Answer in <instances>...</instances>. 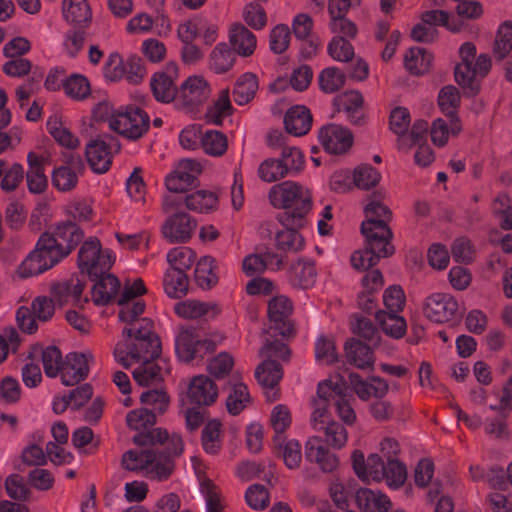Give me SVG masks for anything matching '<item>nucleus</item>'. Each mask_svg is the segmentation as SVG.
I'll list each match as a JSON object with an SVG mask.
<instances>
[{
    "mask_svg": "<svg viewBox=\"0 0 512 512\" xmlns=\"http://www.w3.org/2000/svg\"><path fill=\"white\" fill-rule=\"evenodd\" d=\"M84 231L72 220L55 225L51 232L39 237L35 249L19 266L20 278H28L45 272L67 257L83 240Z\"/></svg>",
    "mask_w": 512,
    "mask_h": 512,
    "instance_id": "1",
    "label": "nucleus"
},
{
    "mask_svg": "<svg viewBox=\"0 0 512 512\" xmlns=\"http://www.w3.org/2000/svg\"><path fill=\"white\" fill-rule=\"evenodd\" d=\"M268 198L273 207L284 210L277 215L282 225H305V217L312 207V197L300 184L293 181L275 184L270 188Z\"/></svg>",
    "mask_w": 512,
    "mask_h": 512,
    "instance_id": "2",
    "label": "nucleus"
},
{
    "mask_svg": "<svg viewBox=\"0 0 512 512\" xmlns=\"http://www.w3.org/2000/svg\"><path fill=\"white\" fill-rule=\"evenodd\" d=\"M115 261L109 250H102L100 240L97 237L88 238L81 245L78 252V268L81 273H86L91 280L110 270Z\"/></svg>",
    "mask_w": 512,
    "mask_h": 512,
    "instance_id": "3",
    "label": "nucleus"
},
{
    "mask_svg": "<svg viewBox=\"0 0 512 512\" xmlns=\"http://www.w3.org/2000/svg\"><path fill=\"white\" fill-rule=\"evenodd\" d=\"M366 220L361 224L362 234H376V238L390 240L393 233L388 226L392 219V211L381 201L380 193H373L368 204L364 207Z\"/></svg>",
    "mask_w": 512,
    "mask_h": 512,
    "instance_id": "4",
    "label": "nucleus"
},
{
    "mask_svg": "<svg viewBox=\"0 0 512 512\" xmlns=\"http://www.w3.org/2000/svg\"><path fill=\"white\" fill-rule=\"evenodd\" d=\"M108 121L111 130L130 140L141 138L148 131L150 123L148 114L136 106H129L125 112L112 115Z\"/></svg>",
    "mask_w": 512,
    "mask_h": 512,
    "instance_id": "5",
    "label": "nucleus"
},
{
    "mask_svg": "<svg viewBox=\"0 0 512 512\" xmlns=\"http://www.w3.org/2000/svg\"><path fill=\"white\" fill-rule=\"evenodd\" d=\"M213 340L202 339L195 327H182L175 340V351L183 362H191L195 358H203L215 350Z\"/></svg>",
    "mask_w": 512,
    "mask_h": 512,
    "instance_id": "6",
    "label": "nucleus"
},
{
    "mask_svg": "<svg viewBox=\"0 0 512 512\" xmlns=\"http://www.w3.org/2000/svg\"><path fill=\"white\" fill-rule=\"evenodd\" d=\"M365 238L363 250L355 251L351 255L353 268L359 271H366L379 262L381 258H387L394 253V246L390 240L376 238V234H362Z\"/></svg>",
    "mask_w": 512,
    "mask_h": 512,
    "instance_id": "7",
    "label": "nucleus"
},
{
    "mask_svg": "<svg viewBox=\"0 0 512 512\" xmlns=\"http://www.w3.org/2000/svg\"><path fill=\"white\" fill-rule=\"evenodd\" d=\"M121 148L119 140L111 135L90 141L85 150L89 166L95 173H105L111 166L112 152H119Z\"/></svg>",
    "mask_w": 512,
    "mask_h": 512,
    "instance_id": "8",
    "label": "nucleus"
},
{
    "mask_svg": "<svg viewBox=\"0 0 512 512\" xmlns=\"http://www.w3.org/2000/svg\"><path fill=\"white\" fill-rule=\"evenodd\" d=\"M292 303L285 296L274 297L268 304V316L271 322L268 331H273L274 335L289 337L294 334V327L290 320L292 314Z\"/></svg>",
    "mask_w": 512,
    "mask_h": 512,
    "instance_id": "9",
    "label": "nucleus"
},
{
    "mask_svg": "<svg viewBox=\"0 0 512 512\" xmlns=\"http://www.w3.org/2000/svg\"><path fill=\"white\" fill-rule=\"evenodd\" d=\"M197 228V221L186 212H174L163 223V237L171 244L188 242Z\"/></svg>",
    "mask_w": 512,
    "mask_h": 512,
    "instance_id": "10",
    "label": "nucleus"
},
{
    "mask_svg": "<svg viewBox=\"0 0 512 512\" xmlns=\"http://www.w3.org/2000/svg\"><path fill=\"white\" fill-rule=\"evenodd\" d=\"M458 310V302L450 294L433 293L423 304L426 318L435 323H445L452 320Z\"/></svg>",
    "mask_w": 512,
    "mask_h": 512,
    "instance_id": "11",
    "label": "nucleus"
},
{
    "mask_svg": "<svg viewBox=\"0 0 512 512\" xmlns=\"http://www.w3.org/2000/svg\"><path fill=\"white\" fill-rule=\"evenodd\" d=\"M133 442L138 446L165 444V450L163 452L165 456H170L171 459L180 456L184 449L183 440L180 435L172 434L169 436L168 432L161 428H156L146 433H138L133 437Z\"/></svg>",
    "mask_w": 512,
    "mask_h": 512,
    "instance_id": "12",
    "label": "nucleus"
},
{
    "mask_svg": "<svg viewBox=\"0 0 512 512\" xmlns=\"http://www.w3.org/2000/svg\"><path fill=\"white\" fill-rule=\"evenodd\" d=\"M318 137L324 150L330 154L346 153L353 144L352 132L337 124L322 127Z\"/></svg>",
    "mask_w": 512,
    "mask_h": 512,
    "instance_id": "13",
    "label": "nucleus"
},
{
    "mask_svg": "<svg viewBox=\"0 0 512 512\" xmlns=\"http://www.w3.org/2000/svg\"><path fill=\"white\" fill-rule=\"evenodd\" d=\"M91 353H68L61 366V382L65 386H74L85 380L89 374Z\"/></svg>",
    "mask_w": 512,
    "mask_h": 512,
    "instance_id": "14",
    "label": "nucleus"
},
{
    "mask_svg": "<svg viewBox=\"0 0 512 512\" xmlns=\"http://www.w3.org/2000/svg\"><path fill=\"white\" fill-rule=\"evenodd\" d=\"M219 390L215 382L206 375H198L191 379L187 399L190 404L208 407L213 405L218 398Z\"/></svg>",
    "mask_w": 512,
    "mask_h": 512,
    "instance_id": "15",
    "label": "nucleus"
},
{
    "mask_svg": "<svg viewBox=\"0 0 512 512\" xmlns=\"http://www.w3.org/2000/svg\"><path fill=\"white\" fill-rule=\"evenodd\" d=\"M84 163L79 155L66 156V165L56 168L52 173V183L60 191L72 190L78 182V173L84 170Z\"/></svg>",
    "mask_w": 512,
    "mask_h": 512,
    "instance_id": "16",
    "label": "nucleus"
},
{
    "mask_svg": "<svg viewBox=\"0 0 512 512\" xmlns=\"http://www.w3.org/2000/svg\"><path fill=\"white\" fill-rule=\"evenodd\" d=\"M207 81L200 76L189 77L178 91V99L184 106L193 107L205 102L210 96Z\"/></svg>",
    "mask_w": 512,
    "mask_h": 512,
    "instance_id": "17",
    "label": "nucleus"
},
{
    "mask_svg": "<svg viewBox=\"0 0 512 512\" xmlns=\"http://www.w3.org/2000/svg\"><path fill=\"white\" fill-rule=\"evenodd\" d=\"M364 99L359 91H346L334 99V105L338 112H345L349 121L361 126L365 123V115L362 111Z\"/></svg>",
    "mask_w": 512,
    "mask_h": 512,
    "instance_id": "18",
    "label": "nucleus"
},
{
    "mask_svg": "<svg viewBox=\"0 0 512 512\" xmlns=\"http://www.w3.org/2000/svg\"><path fill=\"white\" fill-rule=\"evenodd\" d=\"M349 381L357 396L367 401L374 397L376 399L384 398L389 391L388 382L380 377L373 376L370 381H364L358 374L350 373Z\"/></svg>",
    "mask_w": 512,
    "mask_h": 512,
    "instance_id": "19",
    "label": "nucleus"
},
{
    "mask_svg": "<svg viewBox=\"0 0 512 512\" xmlns=\"http://www.w3.org/2000/svg\"><path fill=\"white\" fill-rule=\"evenodd\" d=\"M305 457L308 461L317 463L324 472H332L338 466L336 455L323 446L322 439L318 436L307 440Z\"/></svg>",
    "mask_w": 512,
    "mask_h": 512,
    "instance_id": "20",
    "label": "nucleus"
},
{
    "mask_svg": "<svg viewBox=\"0 0 512 512\" xmlns=\"http://www.w3.org/2000/svg\"><path fill=\"white\" fill-rule=\"evenodd\" d=\"M181 164L183 171H176L166 178L165 184L169 192L186 194L189 188L196 185L197 178L188 171L199 172L200 164L193 160H183Z\"/></svg>",
    "mask_w": 512,
    "mask_h": 512,
    "instance_id": "21",
    "label": "nucleus"
},
{
    "mask_svg": "<svg viewBox=\"0 0 512 512\" xmlns=\"http://www.w3.org/2000/svg\"><path fill=\"white\" fill-rule=\"evenodd\" d=\"M383 276L380 270L375 269L362 278L363 291L358 295V307L366 312L372 313L376 307L374 294L383 286Z\"/></svg>",
    "mask_w": 512,
    "mask_h": 512,
    "instance_id": "22",
    "label": "nucleus"
},
{
    "mask_svg": "<svg viewBox=\"0 0 512 512\" xmlns=\"http://www.w3.org/2000/svg\"><path fill=\"white\" fill-rule=\"evenodd\" d=\"M128 354L135 362L151 361L159 357L161 353V342L157 335H150L134 340L128 347Z\"/></svg>",
    "mask_w": 512,
    "mask_h": 512,
    "instance_id": "23",
    "label": "nucleus"
},
{
    "mask_svg": "<svg viewBox=\"0 0 512 512\" xmlns=\"http://www.w3.org/2000/svg\"><path fill=\"white\" fill-rule=\"evenodd\" d=\"M312 124V115L305 106L291 107L285 114L284 125L289 134L302 136L309 132Z\"/></svg>",
    "mask_w": 512,
    "mask_h": 512,
    "instance_id": "24",
    "label": "nucleus"
},
{
    "mask_svg": "<svg viewBox=\"0 0 512 512\" xmlns=\"http://www.w3.org/2000/svg\"><path fill=\"white\" fill-rule=\"evenodd\" d=\"M92 298L96 305L105 306L118 293L120 282L117 277L109 273H102L93 280Z\"/></svg>",
    "mask_w": 512,
    "mask_h": 512,
    "instance_id": "25",
    "label": "nucleus"
},
{
    "mask_svg": "<svg viewBox=\"0 0 512 512\" xmlns=\"http://www.w3.org/2000/svg\"><path fill=\"white\" fill-rule=\"evenodd\" d=\"M355 501L362 512H387L391 507V502L386 495L368 488L357 490Z\"/></svg>",
    "mask_w": 512,
    "mask_h": 512,
    "instance_id": "26",
    "label": "nucleus"
},
{
    "mask_svg": "<svg viewBox=\"0 0 512 512\" xmlns=\"http://www.w3.org/2000/svg\"><path fill=\"white\" fill-rule=\"evenodd\" d=\"M174 311L179 317L184 319H196L204 315L215 317L220 313L217 304L192 299L177 302L174 306Z\"/></svg>",
    "mask_w": 512,
    "mask_h": 512,
    "instance_id": "27",
    "label": "nucleus"
},
{
    "mask_svg": "<svg viewBox=\"0 0 512 512\" xmlns=\"http://www.w3.org/2000/svg\"><path fill=\"white\" fill-rule=\"evenodd\" d=\"M373 348L375 346L363 343L357 339H349L345 344L347 361L357 368L365 369L373 365Z\"/></svg>",
    "mask_w": 512,
    "mask_h": 512,
    "instance_id": "28",
    "label": "nucleus"
},
{
    "mask_svg": "<svg viewBox=\"0 0 512 512\" xmlns=\"http://www.w3.org/2000/svg\"><path fill=\"white\" fill-rule=\"evenodd\" d=\"M153 457L151 463L145 465V476L152 480L165 481L175 469L174 460L170 456H165L162 450L152 448Z\"/></svg>",
    "mask_w": 512,
    "mask_h": 512,
    "instance_id": "29",
    "label": "nucleus"
},
{
    "mask_svg": "<svg viewBox=\"0 0 512 512\" xmlns=\"http://www.w3.org/2000/svg\"><path fill=\"white\" fill-rule=\"evenodd\" d=\"M29 169L26 173L28 189L31 193L40 194L48 186V180L44 173V159L30 152L27 156Z\"/></svg>",
    "mask_w": 512,
    "mask_h": 512,
    "instance_id": "30",
    "label": "nucleus"
},
{
    "mask_svg": "<svg viewBox=\"0 0 512 512\" xmlns=\"http://www.w3.org/2000/svg\"><path fill=\"white\" fill-rule=\"evenodd\" d=\"M316 277L317 271L314 263L311 261L300 259L289 270V282L297 288H311L316 282Z\"/></svg>",
    "mask_w": 512,
    "mask_h": 512,
    "instance_id": "31",
    "label": "nucleus"
},
{
    "mask_svg": "<svg viewBox=\"0 0 512 512\" xmlns=\"http://www.w3.org/2000/svg\"><path fill=\"white\" fill-rule=\"evenodd\" d=\"M230 43L237 54L247 57L256 48V37L244 25L234 24L230 30Z\"/></svg>",
    "mask_w": 512,
    "mask_h": 512,
    "instance_id": "32",
    "label": "nucleus"
},
{
    "mask_svg": "<svg viewBox=\"0 0 512 512\" xmlns=\"http://www.w3.org/2000/svg\"><path fill=\"white\" fill-rule=\"evenodd\" d=\"M433 56L424 48L412 47L404 57L405 68L413 75L427 73L431 67Z\"/></svg>",
    "mask_w": 512,
    "mask_h": 512,
    "instance_id": "33",
    "label": "nucleus"
},
{
    "mask_svg": "<svg viewBox=\"0 0 512 512\" xmlns=\"http://www.w3.org/2000/svg\"><path fill=\"white\" fill-rule=\"evenodd\" d=\"M258 78L253 73L241 75L235 82L232 94L236 104L245 105L251 102L258 90Z\"/></svg>",
    "mask_w": 512,
    "mask_h": 512,
    "instance_id": "34",
    "label": "nucleus"
},
{
    "mask_svg": "<svg viewBox=\"0 0 512 512\" xmlns=\"http://www.w3.org/2000/svg\"><path fill=\"white\" fill-rule=\"evenodd\" d=\"M255 377L260 385L273 389L283 377V368L273 359H265L255 370Z\"/></svg>",
    "mask_w": 512,
    "mask_h": 512,
    "instance_id": "35",
    "label": "nucleus"
},
{
    "mask_svg": "<svg viewBox=\"0 0 512 512\" xmlns=\"http://www.w3.org/2000/svg\"><path fill=\"white\" fill-rule=\"evenodd\" d=\"M189 280L185 272L168 269L164 275L163 286L165 293L174 299L185 296L188 292Z\"/></svg>",
    "mask_w": 512,
    "mask_h": 512,
    "instance_id": "36",
    "label": "nucleus"
},
{
    "mask_svg": "<svg viewBox=\"0 0 512 512\" xmlns=\"http://www.w3.org/2000/svg\"><path fill=\"white\" fill-rule=\"evenodd\" d=\"M150 85L155 99L159 102L169 103L178 94L171 75L167 73H155Z\"/></svg>",
    "mask_w": 512,
    "mask_h": 512,
    "instance_id": "37",
    "label": "nucleus"
},
{
    "mask_svg": "<svg viewBox=\"0 0 512 512\" xmlns=\"http://www.w3.org/2000/svg\"><path fill=\"white\" fill-rule=\"evenodd\" d=\"M375 317L386 335L394 339H400L405 335L407 324L402 316L380 310L376 312Z\"/></svg>",
    "mask_w": 512,
    "mask_h": 512,
    "instance_id": "38",
    "label": "nucleus"
},
{
    "mask_svg": "<svg viewBox=\"0 0 512 512\" xmlns=\"http://www.w3.org/2000/svg\"><path fill=\"white\" fill-rule=\"evenodd\" d=\"M228 384L231 386V392L226 399V407L230 414L238 415L250 403L251 398L247 386L237 379L233 378Z\"/></svg>",
    "mask_w": 512,
    "mask_h": 512,
    "instance_id": "39",
    "label": "nucleus"
},
{
    "mask_svg": "<svg viewBox=\"0 0 512 512\" xmlns=\"http://www.w3.org/2000/svg\"><path fill=\"white\" fill-rule=\"evenodd\" d=\"M235 51L227 43H219L210 54V68L217 74L229 71L236 60Z\"/></svg>",
    "mask_w": 512,
    "mask_h": 512,
    "instance_id": "40",
    "label": "nucleus"
},
{
    "mask_svg": "<svg viewBox=\"0 0 512 512\" xmlns=\"http://www.w3.org/2000/svg\"><path fill=\"white\" fill-rule=\"evenodd\" d=\"M63 15L68 22L87 23L91 20V9L87 0H63Z\"/></svg>",
    "mask_w": 512,
    "mask_h": 512,
    "instance_id": "41",
    "label": "nucleus"
},
{
    "mask_svg": "<svg viewBox=\"0 0 512 512\" xmlns=\"http://www.w3.org/2000/svg\"><path fill=\"white\" fill-rule=\"evenodd\" d=\"M218 202L215 193L207 190H198L186 194V208L199 213H208L212 211Z\"/></svg>",
    "mask_w": 512,
    "mask_h": 512,
    "instance_id": "42",
    "label": "nucleus"
},
{
    "mask_svg": "<svg viewBox=\"0 0 512 512\" xmlns=\"http://www.w3.org/2000/svg\"><path fill=\"white\" fill-rule=\"evenodd\" d=\"M286 229L276 234L277 248L288 252H298L304 246V238L298 232L303 226L283 225Z\"/></svg>",
    "mask_w": 512,
    "mask_h": 512,
    "instance_id": "43",
    "label": "nucleus"
},
{
    "mask_svg": "<svg viewBox=\"0 0 512 512\" xmlns=\"http://www.w3.org/2000/svg\"><path fill=\"white\" fill-rule=\"evenodd\" d=\"M214 269L215 259L212 256H203L197 262L195 281L202 289H210L218 282Z\"/></svg>",
    "mask_w": 512,
    "mask_h": 512,
    "instance_id": "44",
    "label": "nucleus"
},
{
    "mask_svg": "<svg viewBox=\"0 0 512 512\" xmlns=\"http://www.w3.org/2000/svg\"><path fill=\"white\" fill-rule=\"evenodd\" d=\"M221 422L219 420H210L202 430L201 443L206 453L215 455L222 446L221 441Z\"/></svg>",
    "mask_w": 512,
    "mask_h": 512,
    "instance_id": "45",
    "label": "nucleus"
},
{
    "mask_svg": "<svg viewBox=\"0 0 512 512\" xmlns=\"http://www.w3.org/2000/svg\"><path fill=\"white\" fill-rule=\"evenodd\" d=\"M233 113V108L229 98V89H222L217 100L207 109L206 119L216 125H221L224 117Z\"/></svg>",
    "mask_w": 512,
    "mask_h": 512,
    "instance_id": "46",
    "label": "nucleus"
},
{
    "mask_svg": "<svg viewBox=\"0 0 512 512\" xmlns=\"http://www.w3.org/2000/svg\"><path fill=\"white\" fill-rule=\"evenodd\" d=\"M201 147L210 156H222L228 148L225 134L216 130H208L201 136Z\"/></svg>",
    "mask_w": 512,
    "mask_h": 512,
    "instance_id": "47",
    "label": "nucleus"
},
{
    "mask_svg": "<svg viewBox=\"0 0 512 512\" xmlns=\"http://www.w3.org/2000/svg\"><path fill=\"white\" fill-rule=\"evenodd\" d=\"M512 50V21H505L497 30L493 55L498 61H502Z\"/></svg>",
    "mask_w": 512,
    "mask_h": 512,
    "instance_id": "48",
    "label": "nucleus"
},
{
    "mask_svg": "<svg viewBox=\"0 0 512 512\" xmlns=\"http://www.w3.org/2000/svg\"><path fill=\"white\" fill-rule=\"evenodd\" d=\"M85 283L77 277H72L66 281L56 283L52 286V293L58 299L59 302H66L69 297H73L76 301H79Z\"/></svg>",
    "mask_w": 512,
    "mask_h": 512,
    "instance_id": "49",
    "label": "nucleus"
},
{
    "mask_svg": "<svg viewBox=\"0 0 512 512\" xmlns=\"http://www.w3.org/2000/svg\"><path fill=\"white\" fill-rule=\"evenodd\" d=\"M455 81L465 90L468 96H474L479 92V84L476 82L475 71L471 63H459L454 69Z\"/></svg>",
    "mask_w": 512,
    "mask_h": 512,
    "instance_id": "50",
    "label": "nucleus"
},
{
    "mask_svg": "<svg viewBox=\"0 0 512 512\" xmlns=\"http://www.w3.org/2000/svg\"><path fill=\"white\" fill-rule=\"evenodd\" d=\"M133 371L134 380L141 386H150L159 383L162 380L161 368L158 364L151 361H142Z\"/></svg>",
    "mask_w": 512,
    "mask_h": 512,
    "instance_id": "51",
    "label": "nucleus"
},
{
    "mask_svg": "<svg viewBox=\"0 0 512 512\" xmlns=\"http://www.w3.org/2000/svg\"><path fill=\"white\" fill-rule=\"evenodd\" d=\"M318 81L320 89L331 94L345 85L346 75L336 67H328L321 71Z\"/></svg>",
    "mask_w": 512,
    "mask_h": 512,
    "instance_id": "52",
    "label": "nucleus"
},
{
    "mask_svg": "<svg viewBox=\"0 0 512 512\" xmlns=\"http://www.w3.org/2000/svg\"><path fill=\"white\" fill-rule=\"evenodd\" d=\"M195 259L196 254L188 247H176L167 254V261L170 264L169 269H177L181 272L190 269Z\"/></svg>",
    "mask_w": 512,
    "mask_h": 512,
    "instance_id": "53",
    "label": "nucleus"
},
{
    "mask_svg": "<svg viewBox=\"0 0 512 512\" xmlns=\"http://www.w3.org/2000/svg\"><path fill=\"white\" fill-rule=\"evenodd\" d=\"M153 449H143L141 451L129 450L122 456V467L128 471H143L145 465L151 463Z\"/></svg>",
    "mask_w": 512,
    "mask_h": 512,
    "instance_id": "54",
    "label": "nucleus"
},
{
    "mask_svg": "<svg viewBox=\"0 0 512 512\" xmlns=\"http://www.w3.org/2000/svg\"><path fill=\"white\" fill-rule=\"evenodd\" d=\"M270 422L275 431V436L273 439L274 444L282 447V434L291 424V415L289 409L284 405L275 406L271 413Z\"/></svg>",
    "mask_w": 512,
    "mask_h": 512,
    "instance_id": "55",
    "label": "nucleus"
},
{
    "mask_svg": "<svg viewBox=\"0 0 512 512\" xmlns=\"http://www.w3.org/2000/svg\"><path fill=\"white\" fill-rule=\"evenodd\" d=\"M288 174L279 158H268L258 167L259 178L267 183L276 182Z\"/></svg>",
    "mask_w": 512,
    "mask_h": 512,
    "instance_id": "56",
    "label": "nucleus"
},
{
    "mask_svg": "<svg viewBox=\"0 0 512 512\" xmlns=\"http://www.w3.org/2000/svg\"><path fill=\"white\" fill-rule=\"evenodd\" d=\"M47 129L55 141L63 147L75 149L80 144L79 139L57 119H50L47 123Z\"/></svg>",
    "mask_w": 512,
    "mask_h": 512,
    "instance_id": "57",
    "label": "nucleus"
},
{
    "mask_svg": "<svg viewBox=\"0 0 512 512\" xmlns=\"http://www.w3.org/2000/svg\"><path fill=\"white\" fill-rule=\"evenodd\" d=\"M5 489L8 496L16 501H27L31 490L25 478L20 474H11L5 480Z\"/></svg>",
    "mask_w": 512,
    "mask_h": 512,
    "instance_id": "58",
    "label": "nucleus"
},
{
    "mask_svg": "<svg viewBox=\"0 0 512 512\" xmlns=\"http://www.w3.org/2000/svg\"><path fill=\"white\" fill-rule=\"evenodd\" d=\"M459 90L453 85L444 86L438 95V104L446 116H453L460 105Z\"/></svg>",
    "mask_w": 512,
    "mask_h": 512,
    "instance_id": "59",
    "label": "nucleus"
},
{
    "mask_svg": "<svg viewBox=\"0 0 512 512\" xmlns=\"http://www.w3.org/2000/svg\"><path fill=\"white\" fill-rule=\"evenodd\" d=\"M325 434V443L335 449H341L345 446L348 433L346 428L337 421H329L326 425H324V429H322Z\"/></svg>",
    "mask_w": 512,
    "mask_h": 512,
    "instance_id": "60",
    "label": "nucleus"
},
{
    "mask_svg": "<svg viewBox=\"0 0 512 512\" xmlns=\"http://www.w3.org/2000/svg\"><path fill=\"white\" fill-rule=\"evenodd\" d=\"M353 332L364 339L367 344L377 347L380 344V333L371 320L362 316H356Z\"/></svg>",
    "mask_w": 512,
    "mask_h": 512,
    "instance_id": "61",
    "label": "nucleus"
},
{
    "mask_svg": "<svg viewBox=\"0 0 512 512\" xmlns=\"http://www.w3.org/2000/svg\"><path fill=\"white\" fill-rule=\"evenodd\" d=\"M63 87L65 93L73 99L82 100L90 94V84L82 75H71L63 83Z\"/></svg>",
    "mask_w": 512,
    "mask_h": 512,
    "instance_id": "62",
    "label": "nucleus"
},
{
    "mask_svg": "<svg viewBox=\"0 0 512 512\" xmlns=\"http://www.w3.org/2000/svg\"><path fill=\"white\" fill-rule=\"evenodd\" d=\"M380 173L371 165H361L354 170L353 181L355 185L364 190H368L378 184Z\"/></svg>",
    "mask_w": 512,
    "mask_h": 512,
    "instance_id": "63",
    "label": "nucleus"
},
{
    "mask_svg": "<svg viewBox=\"0 0 512 512\" xmlns=\"http://www.w3.org/2000/svg\"><path fill=\"white\" fill-rule=\"evenodd\" d=\"M328 54L336 61L348 62L354 58V48L343 36H335L328 45Z\"/></svg>",
    "mask_w": 512,
    "mask_h": 512,
    "instance_id": "64",
    "label": "nucleus"
}]
</instances>
